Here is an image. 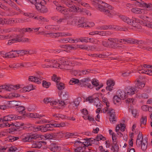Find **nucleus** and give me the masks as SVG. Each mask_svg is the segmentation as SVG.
Returning <instances> with one entry per match:
<instances>
[{
    "instance_id": "nucleus-50",
    "label": "nucleus",
    "mask_w": 152,
    "mask_h": 152,
    "mask_svg": "<svg viewBox=\"0 0 152 152\" xmlns=\"http://www.w3.org/2000/svg\"><path fill=\"white\" fill-rule=\"evenodd\" d=\"M75 1H76L77 3L81 4L82 5L85 7H89V4L85 2L82 1L81 0H75Z\"/></svg>"
},
{
    "instance_id": "nucleus-16",
    "label": "nucleus",
    "mask_w": 152,
    "mask_h": 152,
    "mask_svg": "<svg viewBox=\"0 0 152 152\" xmlns=\"http://www.w3.org/2000/svg\"><path fill=\"white\" fill-rule=\"evenodd\" d=\"M41 77L39 76L35 77L30 76L28 78L29 81L37 83L38 84L41 83Z\"/></svg>"
},
{
    "instance_id": "nucleus-28",
    "label": "nucleus",
    "mask_w": 152,
    "mask_h": 152,
    "mask_svg": "<svg viewBox=\"0 0 152 152\" xmlns=\"http://www.w3.org/2000/svg\"><path fill=\"white\" fill-rule=\"evenodd\" d=\"M18 52L19 53V54H20L22 56L28 54H31L34 53V52H31V51H28V50H18Z\"/></svg>"
},
{
    "instance_id": "nucleus-30",
    "label": "nucleus",
    "mask_w": 152,
    "mask_h": 152,
    "mask_svg": "<svg viewBox=\"0 0 152 152\" xmlns=\"http://www.w3.org/2000/svg\"><path fill=\"white\" fill-rule=\"evenodd\" d=\"M17 110L20 113L24 114L25 113V108L23 106H20L16 107Z\"/></svg>"
},
{
    "instance_id": "nucleus-1",
    "label": "nucleus",
    "mask_w": 152,
    "mask_h": 152,
    "mask_svg": "<svg viewBox=\"0 0 152 152\" xmlns=\"http://www.w3.org/2000/svg\"><path fill=\"white\" fill-rule=\"evenodd\" d=\"M93 1L97 4V6L99 10L102 11H103L105 15L109 17H112L113 15L116 14L115 12L111 10H105L104 9V7L108 8L109 9L112 8L111 6H110L108 4L102 1L98 0H94Z\"/></svg>"
},
{
    "instance_id": "nucleus-58",
    "label": "nucleus",
    "mask_w": 152,
    "mask_h": 152,
    "mask_svg": "<svg viewBox=\"0 0 152 152\" xmlns=\"http://www.w3.org/2000/svg\"><path fill=\"white\" fill-rule=\"evenodd\" d=\"M145 64H144L143 66H140L137 69L139 71H140L142 70H144V72H145V71H146V69H145ZM139 73H141V72H139Z\"/></svg>"
},
{
    "instance_id": "nucleus-53",
    "label": "nucleus",
    "mask_w": 152,
    "mask_h": 152,
    "mask_svg": "<svg viewBox=\"0 0 152 152\" xmlns=\"http://www.w3.org/2000/svg\"><path fill=\"white\" fill-rule=\"evenodd\" d=\"M140 10L139 8H133L132 9L131 11L134 13L140 14Z\"/></svg>"
},
{
    "instance_id": "nucleus-26",
    "label": "nucleus",
    "mask_w": 152,
    "mask_h": 152,
    "mask_svg": "<svg viewBox=\"0 0 152 152\" xmlns=\"http://www.w3.org/2000/svg\"><path fill=\"white\" fill-rule=\"evenodd\" d=\"M129 111L131 112L133 116L135 117L136 116L138 115L139 113V110L134 109L132 107H130L129 109Z\"/></svg>"
},
{
    "instance_id": "nucleus-63",
    "label": "nucleus",
    "mask_w": 152,
    "mask_h": 152,
    "mask_svg": "<svg viewBox=\"0 0 152 152\" xmlns=\"http://www.w3.org/2000/svg\"><path fill=\"white\" fill-rule=\"evenodd\" d=\"M67 19L66 18H59V20H58V23H60L61 22H65Z\"/></svg>"
},
{
    "instance_id": "nucleus-8",
    "label": "nucleus",
    "mask_w": 152,
    "mask_h": 152,
    "mask_svg": "<svg viewBox=\"0 0 152 152\" xmlns=\"http://www.w3.org/2000/svg\"><path fill=\"white\" fill-rule=\"evenodd\" d=\"M90 81V79L88 78H84L80 80V84L82 86H87L88 88H91L92 86L89 83Z\"/></svg>"
},
{
    "instance_id": "nucleus-12",
    "label": "nucleus",
    "mask_w": 152,
    "mask_h": 152,
    "mask_svg": "<svg viewBox=\"0 0 152 152\" xmlns=\"http://www.w3.org/2000/svg\"><path fill=\"white\" fill-rule=\"evenodd\" d=\"M116 94L122 99H125L127 96V94L125 90H118Z\"/></svg>"
},
{
    "instance_id": "nucleus-37",
    "label": "nucleus",
    "mask_w": 152,
    "mask_h": 152,
    "mask_svg": "<svg viewBox=\"0 0 152 152\" xmlns=\"http://www.w3.org/2000/svg\"><path fill=\"white\" fill-rule=\"evenodd\" d=\"M41 143L40 142V141L33 142L31 146L34 148H40L41 147Z\"/></svg>"
},
{
    "instance_id": "nucleus-40",
    "label": "nucleus",
    "mask_w": 152,
    "mask_h": 152,
    "mask_svg": "<svg viewBox=\"0 0 152 152\" xmlns=\"http://www.w3.org/2000/svg\"><path fill=\"white\" fill-rule=\"evenodd\" d=\"M102 101L106 105V107H109L110 103L109 101H108L107 98L105 97H103L102 98Z\"/></svg>"
},
{
    "instance_id": "nucleus-36",
    "label": "nucleus",
    "mask_w": 152,
    "mask_h": 152,
    "mask_svg": "<svg viewBox=\"0 0 152 152\" xmlns=\"http://www.w3.org/2000/svg\"><path fill=\"white\" fill-rule=\"evenodd\" d=\"M96 101H97V104H95L94 103V105L96 106V107L97 108V109L96 111V113H99L100 111V103L99 102V101L98 99H96Z\"/></svg>"
},
{
    "instance_id": "nucleus-20",
    "label": "nucleus",
    "mask_w": 152,
    "mask_h": 152,
    "mask_svg": "<svg viewBox=\"0 0 152 152\" xmlns=\"http://www.w3.org/2000/svg\"><path fill=\"white\" fill-rule=\"evenodd\" d=\"M73 74L75 75H78L79 76L87 74L89 73V71L87 70H83L82 71H77L76 70H74L73 71Z\"/></svg>"
},
{
    "instance_id": "nucleus-10",
    "label": "nucleus",
    "mask_w": 152,
    "mask_h": 152,
    "mask_svg": "<svg viewBox=\"0 0 152 152\" xmlns=\"http://www.w3.org/2000/svg\"><path fill=\"white\" fill-rule=\"evenodd\" d=\"M108 40L111 42L116 43L117 42L124 44H128L131 42V41L129 39H122L109 38Z\"/></svg>"
},
{
    "instance_id": "nucleus-17",
    "label": "nucleus",
    "mask_w": 152,
    "mask_h": 152,
    "mask_svg": "<svg viewBox=\"0 0 152 152\" xmlns=\"http://www.w3.org/2000/svg\"><path fill=\"white\" fill-rule=\"evenodd\" d=\"M78 20V19L76 18H71L69 21H68L67 23L73 25H76L79 23H83V22L79 21Z\"/></svg>"
},
{
    "instance_id": "nucleus-2",
    "label": "nucleus",
    "mask_w": 152,
    "mask_h": 152,
    "mask_svg": "<svg viewBox=\"0 0 152 152\" xmlns=\"http://www.w3.org/2000/svg\"><path fill=\"white\" fill-rule=\"evenodd\" d=\"M136 145L137 147H141V149L145 151L147 148L148 143L146 139H143L142 135L141 133L138 134L136 141Z\"/></svg>"
},
{
    "instance_id": "nucleus-51",
    "label": "nucleus",
    "mask_w": 152,
    "mask_h": 152,
    "mask_svg": "<svg viewBox=\"0 0 152 152\" xmlns=\"http://www.w3.org/2000/svg\"><path fill=\"white\" fill-rule=\"evenodd\" d=\"M52 115L55 118H61L63 119L65 117L64 115L58 114H53Z\"/></svg>"
},
{
    "instance_id": "nucleus-3",
    "label": "nucleus",
    "mask_w": 152,
    "mask_h": 152,
    "mask_svg": "<svg viewBox=\"0 0 152 152\" xmlns=\"http://www.w3.org/2000/svg\"><path fill=\"white\" fill-rule=\"evenodd\" d=\"M43 136H42L37 134H24L21 136L22 140L24 142H31L38 138H43Z\"/></svg>"
},
{
    "instance_id": "nucleus-32",
    "label": "nucleus",
    "mask_w": 152,
    "mask_h": 152,
    "mask_svg": "<svg viewBox=\"0 0 152 152\" xmlns=\"http://www.w3.org/2000/svg\"><path fill=\"white\" fill-rule=\"evenodd\" d=\"M49 128H50L49 124H46L45 126H41L40 131L42 132H46L47 131L50 130L49 129Z\"/></svg>"
},
{
    "instance_id": "nucleus-27",
    "label": "nucleus",
    "mask_w": 152,
    "mask_h": 152,
    "mask_svg": "<svg viewBox=\"0 0 152 152\" xmlns=\"http://www.w3.org/2000/svg\"><path fill=\"white\" fill-rule=\"evenodd\" d=\"M27 116L32 118H40L42 117L41 115L36 113H28L27 114Z\"/></svg>"
},
{
    "instance_id": "nucleus-61",
    "label": "nucleus",
    "mask_w": 152,
    "mask_h": 152,
    "mask_svg": "<svg viewBox=\"0 0 152 152\" xmlns=\"http://www.w3.org/2000/svg\"><path fill=\"white\" fill-rule=\"evenodd\" d=\"M45 138L46 139H51L54 137V136L52 134H47L45 135Z\"/></svg>"
},
{
    "instance_id": "nucleus-43",
    "label": "nucleus",
    "mask_w": 152,
    "mask_h": 152,
    "mask_svg": "<svg viewBox=\"0 0 152 152\" xmlns=\"http://www.w3.org/2000/svg\"><path fill=\"white\" fill-rule=\"evenodd\" d=\"M50 82H47L45 81H43L42 83V85L43 86L46 88H48L50 85Z\"/></svg>"
},
{
    "instance_id": "nucleus-49",
    "label": "nucleus",
    "mask_w": 152,
    "mask_h": 152,
    "mask_svg": "<svg viewBox=\"0 0 152 152\" xmlns=\"http://www.w3.org/2000/svg\"><path fill=\"white\" fill-rule=\"evenodd\" d=\"M52 79L53 81L57 83L59 82L60 80V78L59 77H57V76L56 75H54L52 77Z\"/></svg>"
},
{
    "instance_id": "nucleus-23",
    "label": "nucleus",
    "mask_w": 152,
    "mask_h": 152,
    "mask_svg": "<svg viewBox=\"0 0 152 152\" xmlns=\"http://www.w3.org/2000/svg\"><path fill=\"white\" fill-rule=\"evenodd\" d=\"M91 83L92 84L95 86H98V87L96 88V89L97 90H98L103 86V85H99L98 80L95 79H94L92 80L91 81Z\"/></svg>"
},
{
    "instance_id": "nucleus-59",
    "label": "nucleus",
    "mask_w": 152,
    "mask_h": 152,
    "mask_svg": "<svg viewBox=\"0 0 152 152\" xmlns=\"http://www.w3.org/2000/svg\"><path fill=\"white\" fill-rule=\"evenodd\" d=\"M8 22L7 20L4 18H0V24L4 25V24L7 23Z\"/></svg>"
},
{
    "instance_id": "nucleus-39",
    "label": "nucleus",
    "mask_w": 152,
    "mask_h": 152,
    "mask_svg": "<svg viewBox=\"0 0 152 152\" xmlns=\"http://www.w3.org/2000/svg\"><path fill=\"white\" fill-rule=\"evenodd\" d=\"M80 81L77 79L75 78H72L69 82L70 85H73V84H75L78 83H80Z\"/></svg>"
},
{
    "instance_id": "nucleus-41",
    "label": "nucleus",
    "mask_w": 152,
    "mask_h": 152,
    "mask_svg": "<svg viewBox=\"0 0 152 152\" xmlns=\"http://www.w3.org/2000/svg\"><path fill=\"white\" fill-rule=\"evenodd\" d=\"M70 11H71V8L69 9H65V8L64 9H63V11H62V13L65 15H69L70 13Z\"/></svg>"
},
{
    "instance_id": "nucleus-60",
    "label": "nucleus",
    "mask_w": 152,
    "mask_h": 152,
    "mask_svg": "<svg viewBox=\"0 0 152 152\" xmlns=\"http://www.w3.org/2000/svg\"><path fill=\"white\" fill-rule=\"evenodd\" d=\"M19 96V95L18 93L14 92H11L10 93V98H12L13 97H17Z\"/></svg>"
},
{
    "instance_id": "nucleus-18",
    "label": "nucleus",
    "mask_w": 152,
    "mask_h": 152,
    "mask_svg": "<svg viewBox=\"0 0 152 152\" xmlns=\"http://www.w3.org/2000/svg\"><path fill=\"white\" fill-rule=\"evenodd\" d=\"M50 128H60L65 126V124L63 122L61 123H55L49 124Z\"/></svg>"
},
{
    "instance_id": "nucleus-47",
    "label": "nucleus",
    "mask_w": 152,
    "mask_h": 152,
    "mask_svg": "<svg viewBox=\"0 0 152 152\" xmlns=\"http://www.w3.org/2000/svg\"><path fill=\"white\" fill-rule=\"evenodd\" d=\"M96 141H99L100 140H105V138L101 135H98L95 138Z\"/></svg>"
},
{
    "instance_id": "nucleus-55",
    "label": "nucleus",
    "mask_w": 152,
    "mask_h": 152,
    "mask_svg": "<svg viewBox=\"0 0 152 152\" xmlns=\"http://www.w3.org/2000/svg\"><path fill=\"white\" fill-rule=\"evenodd\" d=\"M85 140L86 141L83 142V143L84 145V147H87L89 145H91V143H90L89 140L86 139V138L85 139Z\"/></svg>"
},
{
    "instance_id": "nucleus-34",
    "label": "nucleus",
    "mask_w": 152,
    "mask_h": 152,
    "mask_svg": "<svg viewBox=\"0 0 152 152\" xmlns=\"http://www.w3.org/2000/svg\"><path fill=\"white\" fill-rule=\"evenodd\" d=\"M20 88V85H13L10 84V92L13 90H15L18 89Z\"/></svg>"
},
{
    "instance_id": "nucleus-46",
    "label": "nucleus",
    "mask_w": 152,
    "mask_h": 152,
    "mask_svg": "<svg viewBox=\"0 0 152 152\" xmlns=\"http://www.w3.org/2000/svg\"><path fill=\"white\" fill-rule=\"evenodd\" d=\"M2 89L7 91H9L10 85L9 84H5L2 85Z\"/></svg>"
},
{
    "instance_id": "nucleus-31",
    "label": "nucleus",
    "mask_w": 152,
    "mask_h": 152,
    "mask_svg": "<svg viewBox=\"0 0 152 152\" xmlns=\"http://www.w3.org/2000/svg\"><path fill=\"white\" fill-rule=\"evenodd\" d=\"M19 54L18 50H12L10 51V58H13L17 57Z\"/></svg>"
},
{
    "instance_id": "nucleus-14",
    "label": "nucleus",
    "mask_w": 152,
    "mask_h": 152,
    "mask_svg": "<svg viewBox=\"0 0 152 152\" xmlns=\"http://www.w3.org/2000/svg\"><path fill=\"white\" fill-rule=\"evenodd\" d=\"M49 36L51 37H56L58 36H70L71 34L69 33H67L66 34L65 33H49L47 34Z\"/></svg>"
},
{
    "instance_id": "nucleus-29",
    "label": "nucleus",
    "mask_w": 152,
    "mask_h": 152,
    "mask_svg": "<svg viewBox=\"0 0 152 152\" xmlns=\"http://www.w3.org/2000/svg\"><path fill=\"white\" fill-rule=\"evenodd\" d=\"M96 99H94L92 96H89L86 99V102H88L90 103H92L94 102V103L96 104V103H97V101L96 100Z\"/></svg>"
},
{
    "instance_id": "nucleus-21",
    "label": "nucleus",
    "mask_w": 152,
    "mask_h": 152,
    "mask_svg": "<svg viewBox=\"0 0 152 152\" xmlns=\"http://www.w3.org/2000/svg\"><path fill=\"white\" fill-rule=\"evenodd\" d=\"M18 126V124L10 122V133L13 134L14 131H16Z\"/></svg>"
},
{
    "instance_id": "nucleus-48",
    "label": "nucleus",
    "mask_w": 152,
    "mask_h": 152,
    "mask_svg": "<svg viewBox=\"0 0 152 152\" xmlns=\"http://www.w3.org/2000/svg\"><path fill=\"white\" fill-rule=\"evenodd\" d=\"M132 20V21L131 22L132 23L131 25H133V23H134V22L139 23H140L142 24V21L141 20H140L135 18L133 17Z\"/></svg>"
},
{
    "instance_id": "nucleus-64",
    "label": "nucleus",
    "mask_w": 152,
    "mask_h": 152,
    "mask_svg": "<svg viewBox=\"0 0 152 152\" xmlns=\"http://www.w3.org/2000/svg\"><path fill=\"white\" fill-rule=\"evenodd\" d=\"M51 98H45L44 99V102L46 104H47L49 103H50L51 101Z\"/></svg>"
},
{
    "instance_id": "nucleus-22",
    "label": "nucleus",
    "mask_w": 152,
    "mask_h": 152,
    "mask_svg": "<svg viewBox=\"0 0 152 152\" xmlns=\"http://www.w3.org/2000/svg\"><path fill=\"white\" fill-rule=\"evenodd\" d=\"M21 103L20 102L15 101H10V108H14L21 105Z\"/></svg>"
},
{
    "instance_id": "nucleus-35",
    "label": "nucleus",
    "mask_w": 152,
    "mask_h": 152,
    "mask_svg": "<svg viewBox=\"0 0 152 152\" xmlns=\"http://www.w3.org/2000/svg\"><path fill=\"white\" fill-rule=\"evenodd\" d=\"M147 122V118L145 116H142L140 120L141 126H145Z\"/></svg>"
},
{
    "instance_id": "nucleus-7",
    "label": "nucleus",
    "mask_w": 152,
    "mask_h": 152,
    "mask_svg": "<svg viewBox=\"0 0 152 152\" xmlns=\"http://www.w3.org/2000/svg\"><path fill=\"white\" fill-rule=\"evenodd\" d=\"M66 4L69 8H71V11L75 12L78 11L79 9L78 7H75L74 6L72 5V3H77L76 1L75 0H64Z\"/></svg>"
},
{
    "instance_id": "nucleus-5",
    "label": "nucleus",
    "mask_w": 152,
    "mask_h": 152,
    "mask_svg": "<svg viewBox=\"0 0 152 152\" xmlns=\"http://www.w3.org/2000/svg\"><path fill=\"white\" fill-rule=\"evenodd\" d=\"M66 61L64 60H50V67L53 68H59L60 69H63L64 68L63 65H60V64L65 65L66 64Z\"/></svg>"
},
{
    "instance_id": "nucleus-24",
    "label": "nucleus",
    "mask_w": 152,
    "mask_h": 152,
    "mask_svg": "<svg viewBox=\"0 0 152 152\" xmlns=\"http://www.w3.org/2000/svg\"><path fill=\"white\" fill-rule=\"evenodd\" d=\"M120 18L124 22L128 24L131 25V19L128 17L124 15H121L120 16Z\"/></svg>"
},
{
    "instance_id": "nucleus-13",
    "label": "nucleus",
    "mask_w": 152,
    "mask_h": 152,
    "mask_svg": "<svg viewBox=\"0 0 152 152\" xmlns=\"http://www.w3.org/2000/svg\"><path fill=\"white\" fill-rule=\"evenodd\" d=\"M127 94L128 95H132L137 91V89L134 87L129 86L125 89Z\"/></svg>"
},
{
    "instance_id": "nucleus-38",
    "label": "nucleus",
    "mask_w": 152,
    "mask_h": 152,
    "mask_svg": "<svg viewBox=\"0 0 152 152\" xmlns=\"http://www.w3.org/2000/svg\"><path fill=\"white\" fill-rule=\"evenodd\" d=\"M76 135H77L75 134L69 132L64 133V137L66 138H68Z\"/></svg>"
},
{
    "instance_id": "nucleus-11",
    "label": "nucleus",
    "mask_w": 152,
    "mask_h": 152,
    "mask_svg": "<svg viewBox=\"0 0 152 152\" xmlns=\"http://www.w3.org/2000/svg\"><path fill=\"white\" fill-rule=\"evenodd\" d=\"M17 41L19 42H28L29 41L28 39L26 38H23L22 39L20 38L19 36L18 35L15 38H12L11 37L10 38V43L16 42Z\"/></svg>"
},
{
    "instance_id": "nucleus-9",
    "label": "nucleus",
    "mask_w": 152,
    "mask_h": 152,
    "mask_svg": "<svg viewBox=\"0 0 152 152\" xmlns=\"http://www.w3.org/2000/svg\"><path fill=\"white\" fill-rule=\"evenodd\" d=\"M45 4H43L41 2L36 3L35 6L36 9L41 12H46L47 11L46 7L45 6Z\"/></svg>"
},
{
    "instance_id": "nucleus-45",
    "label": "nucleus",
    "mask_w": 152,
    "mask_h": 152,
    "mask_svg": "<svg viewBox=\"0 0 152 152\" xmlns=\"http://www.w3.org/2000/svg\"><path fill=\"white\" fill-rule=\"evenodd\" d=\"M57 87L58 89L59 90H61L64 89L65 88L64 84L61 83H57Z\"/></svg>"
},
{
    "instance_id": "nucleus-54",
    "label": "nucleus",
    "mask_w": 152,
    "mask_h": 152,
    "mask_svg": "<svg viewBox=\"0 0 152 152\" xmlns=\"http://www.w3.org/2000/svg\"><path fill=\"white\" fill-rule=\"evenodd\" d=\"M107 84L108 86H114L115 85L114 82L112 80H109L107 81Z\"/></svg>"
},
{
    "instance_id": "nucleus-25",
    "label": "nucleus",
    "mask_w": 152,
    "mask_h": 152,
    "mask_svg": "<svg viewBox=\"0 0 152 152\" xmlns=\"http://www.w3.org/2000/svg\"><path fill=\"white\" fill-rule=\"evenodd\" d=\"M145 85V84L144 83L139 80H137L135 84L134 87L137 89H141L144 87Z\"/></svg>"
},
{
    "instance_id": "nucleus-57",
    "label": "nucleus",
    "mask_w": 152,
    "mask_h": 152,
    "mask_svg": "<svg viewBox=\"0 0 152 152\" xmlns=\"http://www.w3.org/2000/svg\"><path fill=\"white\" fill-rule=\"evenodd\" d=\"M9 115H7L3 117V118H1V122L7 121H9Z\"/></svg>"
},
{
    "instance_id": "nucleus-42",
    "label": "nucleus",
    "mask_w": 152,
    "mask_h": 152,
    "mask_svg": "<svg viewBox=\"0 0 152 152\" xmlns=\"http://www.w3.org/2000/svg\"><path fill=\"white\" fill-rule=\"evenodd\" d=\"M121 99L120 97L118 96L117 95L113 97V102L115 104H116L117 103H118L120 102Z\"/></svg>"
},
{
    "instance_id": "nucleus-33",
    "label": "nucleus",
    "mask_w": 152,
    "mask_h": 152,
    "mask_svg": "<svg viewBox=\"0 0 152 152\" xmlns=\"http://www.w3.org/2000/svg\"><path fill=\"white\" fill-rule=\"evenodd\" d=\"M18 30L19 31L23 33L26 32H30L32 31V29L30 28H22L18 29Z\"/></svg>"
},
{
    "instance_id": "nucleus-44",
    "label": "nucleus",
    "mask_w": 152,
    "mask_h": 152,
    "mask_svg": "<svg viewBox=\"0 0 152 152\" xmlns=\"http://www.w3.org/2000/svg\"><path fill=\"white\" fill-rule=\"evenodd\" d=\"M45 28L46 29L48 30L53 29L54 30H57L58 29V28L56 26L53 25L47 26H45Z\"/></svg>"
},
{
    "instance_id": "nucleus-56",
    "label": "nucleus",
    "mask_w": 152,
    "mask_h": 152,
    "mask_svg": "<svg viewBox=\"0 0 152 152\" xmlns=\"http://www.w3.org/2000/svg\"><path fill=\"white\" fill-rule=\"evenodd\" d=\"M141 73L147 74L149 75H152V70H148L145 72L142 71Z\"/></svg>"
},
{
    "instance_id": "nucleus-52",
    "label": "nucleus",
    "mask_w": 152,
    "mask_h": 152,
    "mask_svg": "<svg viewBox=\"0 0 152 152\" xmlns=\"http://www.w3.org/2000/svg\"><path fill=\"white\" fill-rule=\"evenodd\" d=\"M0 54L1 55L4 57L9 58V53H7L4 51H1L0 52Z\"/></svg>"
},
{
    "instance_id": "nucleus-19",
    "label": "nucleus",
    "mask_w": 152,
    "mask_h": 152,
    "mask_svg": "<svg viewBox=\"0 0 152 152\" xmlns=\"http://www.w3.org/2000/svg\"><path fill=\"white\" fill-rule=\"evenodd\" d=\"M49 149L52 151L58 152L60 151L61 148L56 144H52L49 147Z\"/></svg>"
},
{
    "instance_id": "nucleus-62",
    "label": "nucleus",
    "mask_w": 152,
    "mask_h": 152,
    "mask_svg": "<svg viewBox=\"0 0 152 152\" xmlns=\"http://www.w3.org/2000/svg\"><path fill=\"white\" fill-rule=\"evenodd\" d=\"M65 7H62L60 5H58L56 8V9L60 12L62 13V11H63V9H64Z\"/></svg>"
},
{
    "instance_id": "nucleus-6",
    "label": "nucleus",
    "mask_w": 152,
    "mask_h": 152,
    "mask_svg": "<svg viewBox=\"0 0 152 152\" xmlns=\"http://www.w3.org/2000/svg\"><path fill=\"white\" fill-rule=\"evenodd\" d=\"M74 146L76 148L74 149V152H83L86 149V147H84V145L80 141H75Z\"/></svg>"
},
{
    "instance_id": "nucleus-15",
    "label": "nucleus",
    "mask_w": 152,
    "mask_h": 152,
    "mask_svg": "<svg viewBox=\"0 0 152 152\" xmlns=\"http://www.w3.org/2000/svg\"><path fill=\"white\" fill-rule=\"evenodd\" d=\"M35 86H33L32 85H29L26 86L24 87L22 89L20 90L21 92H24L27 91H29L35 89Z\"/></svg>"
},
{
    "instance_id": "nucleus-4",
    "label": "nucleus",
    "mask_w": 152,
    "mask_h": 152,
    "mask_svg": "<svg viewBox=\"0 0 152 152\" xmlns=\"http://www.w3.org/2000/svg\"><path fill=\"white\" fill-rule=\"evenodd\" d=\"M102 112L103 113L107 112V113L110 115L109 120L110 122L112 124L115 123L116 118L115 117V111L114 110L109 107H105L103 109Z\"/></svg>"
}]
</instances>
